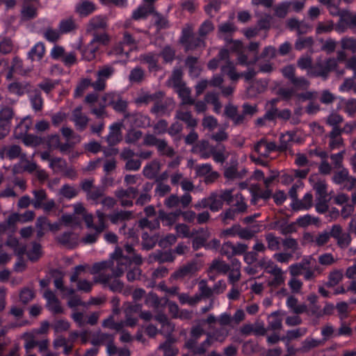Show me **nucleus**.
Instances as JSON below:
<instances>
[{
    "label": "nucleus",
    "instance_id": "obj_16",
    "mask_svg": "<svg viewBox=\"0 0 356 356\" xmlns=\"http://www.w3.org/2000/svg\"><path fill=\"white\" fill-rule=\"evenodd\" d=\"M254 149L260 156L268 157L270 152L276 150V145L273 142H268L265 138H261L255 144Z\"/></svg>",
    "mask_w": 356,
    "mask_h": 356
},
{
    "label": "nucleus",
    "instance_id": "obj_47",
    "mask_svg": "<svg viewBox=\"0 0 356 356\" xmlns=\"http://www.w3.org/2000/svg\"><path fill=\"white\" fill-rule=\"evenodd\" d=\"M41 248L39 243H33L32 249L27 253V257L31 261H36L40 259L42 255Z\"/></svg>",
    "mask_w": 356,
    "mask_h": 356
},
{
    "label": "nucleus",
    "instance_id": "obj_12",
    "mask_svg": "<svg viewBox=\"0 0 356 356\" xmlns=\"http://www.w3.org/2000/svg\"><path fill=\"white\" fill-rule=\"evenodd\" d=\"M72 120L74 122L76 129L81 132L86 129L89 118L82 113L81 106H78L72 111Z\"/></svg>",
    "mask_w": 356,
    "mask_h": 356
},
{
    "label": "nucleus",
    "instance_id": "obj_27",
    "mask_svg": "<svg viewBox=\"0 0 356 356\" xmlns=\"http://www.w3.org/2000/svg\"><path fill=\"white\" fill-rule=\"evenodd\" d=\"M98 50V45H95L91 42H90V43L86 47L80 48L83 58L88 61L92 60L95 58Z\"/></svg>",
    "mask_w": 356,
    "mask_h": 356
},
{
    "label": "nucleus",
    "instance_id": "obj_8",
    "mask_svg": "<svg viewBox=\"0 0 356 356\" xmlns=\"http://www.w3.org/2000/svg\"><path fill=\"white\" fill-rule=\"evenodd\" d=\"M114 263L115 262L116 266H114V273L116 276H121L126 270V262H129V258L125 256L122 250L120 248L116 249L111 256Z\"/></svg>",
    "mask_w": 356,
    "mask_h": 356
},
{
    "label": "nucleus",
    "instance_id": "obj_25",
    "mask_svg": "<svg viewBox=\"0 0 356 356\" xmlns=\"http://www.w3.org/2000/svg\"><path fill=\"white\" fill-rule=\"evenodd\" d=\"M153 15L154 25L156 26L157 31L167 29L170 27V23L168 18L154 9V12L152 14Z\"/></svg>",
    "mask_w": 356,
    "mask_h": 356
},
{
    "label": "nucleus",
    "instance_id": "obj_50",
    "mask_svg": "<svg viewBox=\"0 0 356 356\" xmlns=\"http://www.w3.org/2000/svg\"><path fill=\"white\" fill-rule=\"evenodd\" d=\"M290 4V2H282L279 3L275 8V15L279 18H284L288 13Z\"/></svg>",
    "mask_w": 356,
    "mask_h": 356
},
{
    "label": "nucleus",
    "instance_id": "obj_38",
    "mask_svg": "<svg viewBox=\"0 0 356 356\" xmlns=\"http://www.w3.org/2000/svg\"><path fill=\"white\" fill-rule=\"evenodd\" d=\"M318 199L325 200L327 197V185L325 180H318L313 186Z\"/></svg>",
    "mask_w": 356,
    "mask_h": 356
},
{
    "label": "nucleus",
    "instance_id": "obj_53",
    "mask_svg": "<svg viewBox=\"0 0 356 356\" xmlns=\"http://www.w3.org/2000/svg\"><path fill=\"white\" fill-rule=\"evenodd\" d=\"M145 304L149 307L159 308L161 305V300L154 293H149L145 298Z\"/></svg>",
    "mask_w": 356,
    "mask_h": 356
},
{
    "label": "nucleus",
    "instance_id": "obj_44",
    "mask_svg": "<svg viewBox=\"0 0 356 356\" xmlns=\"http://www.w3.org/2000/svg\"><path fill=\"white\" fill-rule=\"evenodd\" d=\"M159 56H161L165 63H172L175 58V50L170 45H165L160 51Z\"/></svg>",
    "mask_w": 356,
    "mask_h": 356
},
{
    "label": "nucleus",
    "instance_id": "obj_46",
    "mask_svg": "<svg viewBox=\"0 0 356 356\" xmlns=\"http://www.w3.org/2000/svg\"><path fill=\"white\" fill-rule=\"evenodd\" d=\"M214 26L212 22L209 19H207L201 24L198 29V34L201 38H204L207 35L212 32Z\"/></svg>",
    "mask_w": 356,
    "mask_h": 356
},
{
    "label": "nucleus",
    "instance_id": "obj_55",
    "mask_svg": "<svg viewBox=\"0 0 356 356\" xmlns=\"http://www.w3.org/2000/svg\"><path fill=\"white\" fill-rule=\"evenodd\" d=\"M179 96L183 104L193 105L195 104V100L191 97L190 90L188 88L180 89Z\"/></svg>",
    "mask_w": 356,
    "mask_h": 356
},
{
    "label": "nucleus",
    "instance_id": "obj_26",
    "mask_svg": "<svg viewBox=\"0 0 356 356\" xmlns=\"http://www.w3.org/2000/svg\"><path fill=\"white\" fill-rule=\"evenodd\" d=\"M313 196L311 193H306L302 200H296L293 202L291 207L295 211H299L302 209H308L312 207Z\"/></svg>",
    "mask_w": 356,
    "mask_h": 356
},
{
    "label": "nucleus",
    "instance_id": "obj_2",
    "mask_svg": "<svg viewBox=\"0 0 356 356\" xmlns=\"http://www.w3.org/2000/svg\"><path fill=\"white\" fill-rule=\"evenodd\" d=\"M332 71L341 75L344 74L343 70L338 69V64L335 58H328L325 60H319L313 63L311 70H309V74L312 77H321L325 80Z\"/></svg>",
    "mask_w": 356,
    "mask_h": 356
},
{
    "label": "nucleus",
    "instance_id": "obj_43",
    "mask_svg": "<svg viewBox=\"0 0 356 356\" xmlns=\"http://www.w3.org/2000/svg\"><path fill=\"white\" fill-rule=\"evenodd\" d=\"M138 227L142 229H149L150 230L157 229L160 227V221L159 218H155L153 220H149L147 218H143L139 220Z\"/></svg>",
    "mask_w": 356,
    "mask_h": 356
},
{
    "label": "nucleus",
    "instance_id": "obj_32",
    "mask_svg": "<svg viewBox=\"0 0 356 356\" xmlns=\"http://www.w3.org/2000/svg\"><path fill=\"white\" fill-rule=\"evenodd\" d=\"M94 82L90 79L83 78L78 83L74 92V97H81L89 87L94 88Z\"/></svg>",
    "mask_w": 356,
    "mask_h": 356
},
{
    "label": "nucleus",
    "instance_id": "obj_11",
    "mask_svg": "<svg viewBox=\"0 0 356 356\" xmlns=\"http://www.w3.org/2000/svg\"><path fill=\"white\" fill-rule=\"evenodd\" d=\"M106 28V17L102 15H96L90 19L86 27V31L89 33H93L98 31H104Z\"/></svg>",
    "mask_w": 356,
    "mask_h": 356
},
{
    "label": "nucleus",
    "instance_id": "obj_61",
    "mask_svg": "<svg viewBox=\"0 0 356 356\" xmlns=\"http://www.w3.org/2000/svg\"><path fill=\"white\" fill-rule=\"evenodd\" d=\"M156 184L155 195L160 197H164L171 191L170 186L168 184H163V182L156 183Z\"/></svg>",
    "mask_w": 356,
    "mask_h": 356
},
{
    "label": "nucleus",
    "instance_id": "obj_57",
    "mask_svg": "<svg viewBox=\"0 0 356 356\" xmlns=\"http://www.w3.org/2000/svg\"><path fill=\"white\" fill-rule=\"evenodd\" d=\"M21 147L17 145H13L8 147H6V157L10 160L17 159L21 154Z\"/></svg>",
    "mask_w": 356,
    "mask_h": 356
},
{
    "label": "nucleus",
    "instance_id": "obj_52",
    "mask_svg": "<svg viewBox=\"0 0 356 356\" xmlns=\"http://www.w3.org/2000/svg\"><path fill=\"white\" fill-rule=\"evenodd\" d=\"M318 222V218L312 217L309 214L300 216L297 219V223L302 227H307L308 225L316 224Z\"/></svg>",
    "mask_w": 356,
    "mask_h": 356
},
{
    "label": "nucleus",
    "instance_id": "obj_54",
    "mask_svg": "<svg viewBox=\"0 0 356 356\" xmlns=\"http://www.w3.org/2000/svg\"><path fill=\"white\" fill-rule=\"evenodd\" d=\"M333 28L334 24L332 21L327 22H318L316 29V32L317 34L327 33L332 31Z\"/></svg>",
    "mask_w": 356,
    "mask_h": 356
},
{
    "label": "nucleus",
    "instance_id": "obj_1",
    "mask_svg": "<svg viewBox=\"0 0 356 356\" xmlns=\"http://www.w3.org/2000/svg\"><path fill=\"white\" fill-rule=\"evenodd\" d=\"M195 148L202 159H208L212 156L213 160L217 163H224L229 156L223 144L213 145L207 140L198 141Z\"/></svg>",
    "mask_w": 356,
    "mask_h": 356
},
{
    "label": "nucleus",
    "instance_id": "obj_10",
    "mask_svg": "<svg viewBox=\"0 0 356 356\" xmlns=\"http://www.w3.org/2000/svg\"><path fill=\"white\" fill-rule=\"evenodd\" d=\"M197 270V264L194 261L187 263L175 270L170 276L172 280H182L195 274Z\"/></svg>",
    "mask_w": 356,
    "mask_h": 356
},
{
    "label": "nucleus",
    "instance_id": "obj_31",
    "mask_svg": "<svg viewBox=\"0 0 356 356\" xmlns=\"http://www.w3.org/2000/svg\"><path fill=\"white\" fill-rule=\"evenodd\" d=\"M141 60L143 63L148 65L149 71H158L159 70L158 58L153 53H148L142 55Z\"/></svg>",
    "mask_w": 356,
    "mask_h": 356
},
{
    "label": "nucleus",
    "instance_id": "obj_23",
    "mask_svg": "<svg viewBox=\"0 0 356 356\" xmlns=\"http://www.w3.org/2000/svg\"><path fill=\"white\" fill-rule=\"evenodd\" d=\"M343 274L341 269H334L330 272L327 276V281L325 286L327 288H332L338 285L343 280Z\"/></svg>",
    "mask_w": 356,
    "mask_h": 356
},
{
    "label": "nucleus",
    "instance_id": "obj_49",
    "mask_svg": "<svg viewBox=\"0 0 356 356\" xmlns=\"http://www.w3.org/2000/svg\"><path fill=\"white\" fill-rule=\"evenodd\" d=\"M154 258L156 261L161 263H164L173 261L175 259V257L174 253L170 251H159L155 254Z\"/></svg>",
    "mask_w": 356,
    "mask_h": 356
},
{
    "label": "nucleus",
    "instance_id": "obj_3",
    "mask_svg": "<svg viewBox=\"0 0 356 356\" xmlns=\"http://www.w3.org/2000/svg\"><path fill=\"white\" fill-rule=\"evenodd\" d=\"M242 108V113L238 114L237 106L232 104H228L225 106L224 115L232 121L234 125L238 126L244 122L246 115L252 116L257 112V105L244 103Z\"/></svg>",
    "mask_w": 356,
    "mask_h": 356
},
{
    "label": "nucleus",
    "instance_id": "obj_7",
    "mask_svg": "<svg viewBox=\"0 0 356 356\" xmlns=\"http://www.w3.org/2000/svg\"><path fill=\"white\" fill-rule=\"evenodd\" d=\"M115 69L111 65H104L97 72V80L94 82V90L102 91L106 88V81L112 77Z\"/></svg>",
    "mask_w": 356,
    "mask_h": 356
},
{
    "label": "nucleus",
    "instance_id": "obj_4",
    "mask_svg": "<svg viewBox=\"0 0 356 356\" xmlns=\"http://www.w3.org/2000/svg\"><path fill=\"white\" fill-rule=\"evenodd\" d=\"M209 200L210 210L212 212H217L222 208L224 202L231 205L234 202V195L232 190L220 191V193H211L209 195Z\"/></svg>",
    "mask_w": 356,
    "mask_h": 356
},
{
    "label": "nucleus",
    "instance_id": "obj_60",
    "mask_svg": "<svg viewBox=\"0 0 356 356\" xmlns=\"http://www.w3.org/2000/svg\"><path fill=\"white\" fill-rule=\"evenodd\" d=\"M168 123L164 119L159 120L154 126V131L158 135L168 133Z\"/></svg>",
    "mask_w": 356,
    "mask_h": 356
},
{
    "label": "nucleus",
    "instance_id": "obj_62",
    "mask_svg": "<svg viewBox=\"0 0 356 356\" xmlns=\"http://www.w3.org/2000/svg\"><path fill=\"white\" fill-rule=\"evenodd\" d=\"M46 138L44 144H46L49 148L57 149L60 145V137L58 134H51Z\"/></svg>",
    "mask_w": 356,
    "mask_h": 356
},
{
    "label": "nucleus",
    "instance_id": "obj_5",
    "mask_svg": "<svg viewBox=\"0 0 356 356\" xmlns=\"http://www.w3.org/2000/svg\"><path fill=\"white\" fill-rule=\"evenodd\" d=\"M116 276L113 270V274L100 273L94 278L95 283L102 284L104 288H108L113 292H121L124 283Z\"/></svg>",
    "mask_w": 356,
    "mask_h": 356
},
{
    "label": "nucleus",
    "instance_id": "obj_15",
    "mask_svg": "<svg viewBox=\"0 0 356 356\" xmlns=\"http://www.w3.org/2000/svg\"><path fill=\"white\" fill-rule=\"evenodd\" d=\"M27 93L32 108L35 112L40 111L44 103L40 90L37 88H31Z\"/></svg>",
    "mask_w": 356,
    "mask_h": 356
},
{
    "label": "nucleus",
    "instance_id": "obj_35",
    "mask_svg": "<svg viewBox=\"0 0 356 356\" xmlns=\"http://www.w3.org/2000/svg\"><path fill=\"white\" fill-rule=\"evenodd\" d=\"M45 137L38 136L33 134H26L23 138V143L29 147H37L44 144Z\"/></svg>",
    "mask_w": 356,
    "mask_h": 356
},
{
    "label": "nucleus",
    "instance_id": "obj_56",
    "mask_svg": "<svg viewBox=\"0 0 356 356\" xmlns=\"http://www.w3.org/2000/svg\"><path fill=\"white\" fill-rule=\"evenodd\" d=\"M33 298L34 293L29 288H24L19 293V300L24 305L29 303Z\"/></svg>",
    "mask_w": 356,
    "mask_h": 356
},
{
    "label": "nucleus",
    "instance_id": "obj_24",
    "mask_svg": "<svg viewBox=\"0 0 356 356\" xmlns=\"http://www.w3.org/2000/svg\"><path fill=\"white\" fill-rule=\"evenodd\" d=\"M77 29V25L72 17L60 20L58 24V31L61 34L69 33Z\"/></svg>",
    "mask_w": 356,
    "mask_h": 356
},
{
    "label": "nucleus",
    "instance_id": "obj_59",
    "mask_svg": "<svg viewBox=\"0 0 356 356\" xmlns=\"http://www.w3.org/2000/svg\"><path fill=\"white\" fill-rule=\"evenodd\" d=\"M343 121L342 115L337 113H331L327 118L326 123L329 126H338L340 123Z\"/></svg>",
    "mask_w": 356,
    "mask_h": 356
},
{
    "label": "nucleus",
    "instance_id": "obj_42",
    "mask_svg": "<svg viewBox=\"0 0 356 356\" xmlns=\"http://www.w3.org/2000/svg\"><path fill=\"white\" fill-rule=\"evenodd\" d=\"M93 35L92 39L91 40V42L95 45H98L99 47L100 45L106 46L109 43L110 38L108 35L106 33V31H102V33H92Z\"/></svg>",
    "mask_w": 356,
    "mask_h": 356
},
{
    "label": "nucleus",
    "instance_id": "obj_51",
    "mask_svg": "<svg viewBox=\"0 0 356 356\" xmlns=\"http://www.w3.org/2000/svg\"><path fill=\"white\" fill-rule=\"evenodd\" d=\"M218 287V284H216L213 290L206 284L201 283L199 286V291L200 293L198 295L201 296L202 299L203 298H209L213 296V291H216Z\"/></svg>",
    "mask_w": 356,
    "mask_h": 356
},
{
    "label": "nucleus",
    "instance_id": "obj_21",
    "mask_svg": "<svg viewBox=\"0 0 356 356\" xmlns=\"http://www.w3.org/2000/svg\"><path fill=\"white\" fill-rule=\"evenodd\" d=\"M133 217V212L131 211H115L109 214L108 218L111 223L116 225L120 222H124L131 219Z\"/></svg>",
    "mask_w": 356,
    "mask_h": 356
},
{
    "label": "nucleus",
    "instance_id": "obj_20",
    "mask_svg": "<svg viewBox=\"0 0 356 356\" xmlns=\"http://www.w3.org/2000/svg\"><path fill=\"white\" fill-rule=\"evenodd\" d=\"M154 12V6L144 3L143 6H140L137 9L133 11L132 19L134 20L146 19L148 15H152Z\"/></svg>",
    "mask_w": 356,
    "mask_h": 356
},
{
    "label": "nucleus",
    "instance_id": "obj_6",
    "mask_svg": "<svg viewBox=\"0 0 356 356\" xmlns=\"http://www.w3.org/2000/svg\"><path fill=\"white\" fill-rule=\"evenodd\" d=\"M332 181L337 185H340L348 191L356 188V177L350 176L347 168H342L334 172Z\"/></svg>",
    "mask_w": 356,
    "mask_h": 356
},
{
    "label": "nucleus",
    "instance_id": "obj_18",
    "mask_svg": "<svg viewBox=\"0 0 356 356\" xmlns=\"http://www.w3.org/2000/svg\"><path fill=\"white\" fill-rule=\"evenodd\" d=\"M96 10V6L92 1L88 0H83L77 3L75 6V11L81 17H85Z\"/></svg>",
    "mask_w": 356,
    "mask_h": 356
},
{
    "label": "nucleus",
    "instance_id": "obj_9",
    "mask_svg": "<svg viewBox=\"0 0 356 356\" xmlns=\"http://www.w3.org/2000/svg\"><path fill=\"white\" fill-rule=\"evenodd\" d=\"M38 0H23L22 8L21 10L22 18L24 20H30L34 19L38 15Z\"/></svg>",
    "mask_w": 356,
    "mask_h": 356
},
{
    "label": "nucleus",
    "instance_id": "obj_17",
    "mask_svg": "<svg viewBox=\"0 0 356 356\" xmlns=\"http://www.w3.org/2000/svg\"><path fill=\"white\" fill-rule=\"evenodd\" d=\"M14 113L11 108L5 106L0 110V129L10 131Z\"/></svg>",
    "mask_w": 356,
    "mask_h": 356
},
{
    "label": "nucleus",
    "instance_id": "obj_37",
    "mask_svg": "<svg viewBox=\"0 0 356 356\" xmlns=\"http://www.w3.org/2000/svg\"><path fill=\"white\" fill-rule=\"evenodd\" d=\"M282 322L279 312H273L268 318V329L271 330H280L282 326Z\"/></svg>",
    "mask_w": 356,
    "mask_h": 356
},
{
    "label": "nucleus",
    "instance_id": "obj_34",
    "mask_svg": "<svg viewBox=\"0 0 356 356\" xmlns=\"http://www.w3.org/2000/svg\"><path fill=\"white\" fill-rule=\"evenodd\" d=\"M111 268L113 270L114 268V262L113 261H102L99 262H95L92 264L90 273L92 275H99L102 270Z\"/></svg>",
    "mask_w": 356,
    "mask_h": 356
},
{
    "label": "nucleus",
    "instance_id": "obj_40",
    "mask_svg": "<svg viewBox=\"0 0 356 356\" xmlns=\"http://www.w3.org/2000/svg\"><path fill=\"white\" fill-rule=\"evenodd\" d=\"M159 349L163 351V356H176L178 349L173 346V341L168 339L159 346Z\"/></svg>",
    "mask_w": 356,
    "mask_h": 356
},
{
    "label": "nucleus",
    "instance_id": "obj_14",
    "mask_svg": "<svg viewBox=\"0 0 356 356\" xmlns=\"http://www.w3.org/2000/svg\"><path fill=\"white\" fill-rule=\"evenodd\" d=\"M122 124L115 122L109 127V133L106 136V142L109 146H115L122 140Z\"/></svg>",
    "mask_w": 356,
    "mask_h": 356
},
{
    "label": "nucleus",
    "instance_id": "obj_30",
    "mask_svg": "<svg viewBox=\"0 0 356 356\" xmlns=\"http://www.w3.org/2000/svg\"><path fill=\"white\" fill-rule=\"evenodd\" d=\"M45 52V47L43 43H36L29 51L28 58L31 60H40L43 57Z\"/></svg>",
    "mask_w": 356,
    "mask_h": 356
},
{
    "label": "nucleus",
    "instance_id": "obj_63",
    "mask_svg": "<svg viewBox=\"0 0 356 356\" xmlns=\"http://www.w3.org/2000/svg\"><path fill=\"white\" fill-rule=\"evenodd\" d=\"M290 82L293 84V86L297 89L305 90L307 89L309 86V82L307 80L301 76V77H296L293 78Z\"/></svg>",
    "mask_w": 356,
    "mask_h": 356
},
{
    "label": "nucleus",
    "instance_id": "obj_19",
    "mask_svg": "<svg viewBox=\"0 0 356 356\" xmlns=\"http://www.w3.org/2000/svg\"><path fill=\"white\" fill-rule=\"evenodd\" d=\"M198 58L193 56H188L185 60V65L188 68L190 76L197 78L201 72V67L197 65Z\"/></svg>",
    "mask_w": 356,
    "mask_h": 356
},
{
    "label": "nucleus",
    "instance_id": "obj_22",
    "mask_svg": "<svg viewBox=\"0 0 356 356\" xmlns=\"http://www.w3.org/2000/svg\"><path fill=\"white\" fill-rule=\"evenodd\" d=\"M321 4L325 6L332 16H339V18L343 14V9H340L339 0H318Z\"/></svg>",
    "mask_w": 356,
    "mask_h": 356
},
{
    "label": "nucleus",
    "instance_id": "obj_41",
    "mask_svg": "<svg viewBox=\"0 0 356 356\" xmlns=\"http://www.w3.org/2000/svg\"><path fill=\"white\" fill-rule=\"evenodd\" d=\"M104 195V187L95 186L88 193L86 197L88 200H92L95 204H99V198L103 197Z\"/></svg>",
    "mask_w": 356,
    "mask_h": 356
},
{
    "label": "nucleus",
    "instance_id": "obj_13",
    "mask_svg": "<svg viewBox=\"0 0 356 356\" xmlns=\"http://www.w3.org/2000/svg\"><path fill=\"white\" fill-rule=\"evenodd\" d=\"M339 21V28L350 29L356 32V14L353 15L349 10L343 9Z\"/></svg>",
    "mask_w": 356,
    "mask_h": 356
},
{
    "label": "nucleus",
    "instance_id": "obj_64",
    "mask_svg": "<svg viewBox=\"0 0 356 356\" xmlns=\"http://www.w3.org/2000/svg\"><path fill=\"white\" fill-rule=\"evenodd\" d=\"M341 101L344 102V111L349 115H353L356 112V99L352 98L347 101L341 99Z\"/></svg>",
    "mask_w": 356,
    "mask_h": 356
},
{
    "label": "nucleus",
    "instance_id": "obj_29",
    "mask_svg": "<svg viewBox=\"0 0 356 356\" xmlns=\"http://www.w3.org/2000/svg\"><path fill=\"white\" fill-rule=\"evenodd\" d=\"M163 95L164 93L161 91H158L153 94H143L136 99V103L138 104H147L152 101L162 99Z\"/></svg>",
    "mask_w": 356,
    "mask_h": 356
},
{
    "label": "nucleus",
    "instance_id": "obj_45",
    "mask_svg": "<svg viewBox=\"0 0 356 356\" xmlns=\"http://www.w3.org/2000/svg\"><path fill=\"white\" fill-rule=\"evenodd\" d=\"M178 216H179V213H178L177 211H176L175 212H172V213H168L162 210H160L159 213L158 218L159 219V221L160 220H162L163 222L165 221L166 225H171L175 222V220Z\"/></svg>",
    "mask_w": 356,
    "mask_h": 356
},
{
    "label": "nucleus",
    "instance_id": "obj_33",
    "mask_svg": "<svg viewBox=\"0 0 356 356\" xmlns=\"http://www.w3.org/2000/svg\"><path fill=\"white\" fill-rule=\"evenodd\" d=\"M265 239L267 243V248L271 251H276L280 249L281 238L276 236L272 232L267 233L265 235Z\"/></svg>",
    "mask_w": 356,
    "mask_h": 356
},
{
    "label": "nucleus",
    "instance_id": "obj_48",
    "mask_svg": "<svg viewBox=\"0 0 356 356\" xmlns=\"http://www.w3.org/2000/svg\"><path fill=\"white\" fill-rule=\"evenodd\" d=\"M314 43L312 37H300L295 43V48L297 50H302L305 48L311 47Z\"/></svg>",
    "mask_w": 356,
    "mask_h": 356
},
{
    "label": "nucleus",
    "instance_id": "obj_39",
    "mask_svg": "<svg viewBox=\"0 0 356 356\" xmlns=\"http://www.w3.org/2000/svg\"><path fill=\"white\" fill-rule=\"evenodd\" d=\"M206 46L205 39L199 37H195V35L184 45L185 50L187 51H193L197 48H204Z\"/></svg>",
    "mask_w": 356,
    "mask_h": 356
},
{
    "label": "nucleus",
    "instance_id": "obj_58",
    "mask_svg": "<svg viewBox=\"0 0 356 356\" xmlns=\"http://www.w3.org/2000/svg\"><path fill=\"white\" fill-rule=\"evenodd\" d=\"M144 76V72L140 67L134 68L129 76V80L131 82H140Z\"/></svg>",
    "mask_w": 356,
    "mask_h": 356
},
{
    "label": "nucleus",
    "instance_id": "obj_36",
    "mask_svg": "<svg viewBox=\"0 0 356 356\" xmlns=\"http://www.w3.org/2000/svg\"><path fill=\"white\" fill-rule=\"evenodd\" d=\"M79 191L70 184H65L59 190V194L67 200H72L76 197Z\"/></svg>",
    "mask_w": 356,
    "mask_h": 356
},
{
    "label": "nucleus",
    "instance_id": "obj_28",
    "mask_svg": "<svg viewBox=\"0 0 356 356\" xmlns=\"http://www.w3.org/2000/svg\"><path fill=\"white\" fill-rule=\"evenodd\" d=\"M33 197L31 200V204L36 209H41L42 204L47 199V194L44 189H38L33 191Z\"/></svg>",
    "mask_w": 356,
    "mask_h": 356
}]
</instances>
